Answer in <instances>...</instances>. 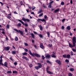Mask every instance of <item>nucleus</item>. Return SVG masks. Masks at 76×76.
Masks as SVG:
<instances>
[{
    "instance_id": "nucleus-29",
    "label": "nucleus",
    "mask_w": 76,
    "mask_h": 76,
    "mask_svg": "<svg viewBox=\"0 0 76 76\" xmlns=\"http://www.w3.org/2000/svg\"><path fill=\"white\" fill-rule=\"evenodd\" d=\"M51 7H52L51 4H49L48 6V8H51Z\"/></svg>"
},
{
    "instance_id": "nucleus-22",
    "label": "nucleus",
    "mask_w": 76,
    "mask_h": 76,
    "mask_svg": "<svg viewBox=\"0 0 76 76\" xmlns=\"http://www.w3.org/2000/svg\"><path fill=\"white\" fill-rule=\"evenodd\" d=\"M72 75H73V74H72V73L70 72H69L68 73V76H72Z\"/></svg>"
},
{
    "instance_id": "nucleus-61",
    "label": "nucleus",
    "mask_w": 76,
    "mask_h": 76,
    "mask_svg": "<svg viewBox=\"0 0 76 76\" xmlns=\"http://www.w3.org/2000/svg\"><path fill=\"white\" fill-rule=\"evenodd\" d=\"M70 3L71 4H73V1H72V0H71V1H70Z\"/></svg>"
},
{
    "instance_id": "nucleus-30",
    "label": "nucleus",
    "mask_w": 76,
    "mask_h": 76,
    "mask_svg": "<svg viewBox=\"0 0 76 76\" xmlns=\"http://www.w3.org/2000/svg\"><path fill=\"white\" fill-rule=\"evenodd\" d=\"M17 73H18V72H17V71H13V74Z\"/></svg>"
},
{
    "instance_id": "nucleus-50",
    "label": "nucleus",
    "mask_w": 76,
    "mask_h": 76,
    "mask_svg": "<svg viewBox=\"0 0 76 76\" xmlns=\"http://www.w3.org/2000/svg\"><path fill=\"white\" fill-rule=\"evenodd\" d=\"M36 7H34L33 8H32V10H34L35 9Z\"/></svg>"
},
{
    "instance_id": "nucleus-42",
    "label": "nucleus",
    "mask_w": 76,
    "mask_h": 76,
    "mask_svg": "<svg viewBox=\"0 0 76 76\" xmlns=\"http://www.w3.org/2000/svg\"><path fill=\"white\" fill-rule=\"evenodd\" d=\"M5 36L6 37V39L7 40H7H9V39H8V38H7V37L6 36V35H5Z\"/></svg>"
},
{
    "instance_id": "nucleus-45",
    "label": "nucleus",
    "mask_w": 76,
    "mask_h": 76,
    "mask_svg": "<svg viewBox=\"0 0 76 76\" xmlns=\"http://www.w3.org/2000/svg\"><path fill=\"white\" fill-rule=\"evenodd\" d=\"M20 5H23V2H22V1H21L20 2Z\"/></svg>"
},
{
    "instance_id": "nucleus-47",
    "label": "nucleus",
    "mask_w": 76,
    "mask_h": 76,
    "mask_svg": "<svg viewBox=\"0 0 76 76\" xmlns=\"http://www.w3.org/2000/svg\"><path fill=\"white\" fill-rule=\"evenodd\" d=\"M7 28H8V29H9V24H7Z\"/></svg>"
},
{
    "instance_id": "nucleus-26",
    "label": "nucleus",
    "mask_w": 76,
    "mask_h": 76,
    "mask_svg": "<svg viewBox=\"0 0 76 76\" xmlns=\"http://www.w3.org/2000/svg\"><path fill=\"white\" fill-rule=\"evenodd\" d=\"M47 34L48 35V36L49 38H50V32H47Z\"/></svg>"
},
{
    "instance_id": "nucleus-44",
    "label": "nucleus",
    "mask_w": 76,
    "mask_h": 76,
    "mask_svg": "<svg viewBox=\"0 0 76 76\" xmlns=\"http://www.w3.org/2000/svg\"><path fill=\"white\" fill-rule=\"evenodd\" d=\"M7 73H12V72L10 71H8L7 72Z\"/></svg>"
},
{
    "instance_id": "nucleus-36",
    "label": "nucleus",
    "mask_w": 76,
    "mask_h": 76,
    "mask_svg": "<svg viewBox=\"0 0 76 76\" xmlns=\"http://www.w3.org/2000/svg\"><path fill=\"white\" fill-rule=\"evenodd\" d=\"M15 40L16 41H18V37H15Z\"/></svg>"
},
{
    "instance_id": "nucleus-52",
    "label": "nucleus",
    "mask_w": 76,
    "mask_h": 76,
    "mask_svg": "<svg viewBox=\"0 0 76 76\" xmlns=\"http://www.w3.org/2000/svg\"><path fill=\"white\" fill-rule=\"evenodd\" d=\"M24 25L25 26H28V24L26 23H24Z\"/></svg>"
},
{
    "instance_id": "nucleus-55",
    "label": "nucleus",
    "mask_w": 76,
    "mask_h": 76,
    "mask_svg": "<svg viewBox=\"0 0 76 76\" xmlns=\"http://www.w3.org/2000/svg\"><path fill=\"white\" fill-rule=\"evenodd\" d=\"M47 18V16L46 15H45L44 16V18L45 19Z\"/></svg>"
},
{
    "instance_id": "nucleus-20",
    "label": "nucleus",
    "mask_w": 76,
    "mask_h": 76,
    "mask_svg": "<svg viewBox=\"0 0 76 76\" xmlns=\"http://www.w3.org/2000/svg\"><path fill=\"white\" fill-rule=\"evenodd\" d=\"M67 29L68 30H70V26H68L67 27Z\"/></svg>"
},
{
    "instance_id": "nucleus-23",
    "label": "nucleus",
    "mask_w": 76,
    "mask_h": 76,
    "mask_svg": "<svg viewBox=\"0 0 76 76\" xmlns=\"http://www.w3.org/2000/svg\"><path fill=\"white\" fill-rule=\"evenodd\" d=\"M46 62L47 63H49V64H51V62H50V61H49L48 60H47L46 61Z\"/></svg>"
},
{
    "instance_id": "nucleus-15",
    "label": "nucleus",
    "mask_w": 76,
    "mask_h": 76,
    "mask_svg": "<svg viewBox=\"0 0 76 76\" xmlns=\"http://www.w3.org/2000/svg\"><path fill=\"white\" fill-rule=\"evenodd\" d=\"M71 57L70 55L69 54H68L67 55V58H70Z\"/></svg>"
},
{
    "instance_id": "nucleus-62",
    "label": "nucleus",
    "mask_w": 76,
    "mask_h": 76,
    "mask_svg": "<svg viewBox=\"0 0 76 76\" xmlns=\"http://www.w3.org/2000/svg\"><path fill=\"white\" fill-rule=\"evenodd\" d=\"M49 47H52V44H51L50 45L49 44Z\"/></svg>"
},
{
    "instance_id": "nucleus-59",
    "label": "nucleus",
    "mask_w": 76,
    "mask_h": 76,
    "mask_svg": "<svg viewBox=\"0 0 76 76\" xmlns=\"http://www.w3.org/2000/svg\"><path fill=\"white\" fill-rule=\"evenodd\" d=\"M34 46L35 48H37V45H34Z\"/></svg>"
},
{
    "instance_id": "nucleus-51",
    "label": "nucleus",
    "mask_w": 76,
    "mask_h": 76,
    "mask_svg": "<svg viewBox=\"0 0 76 76\" xmlns=\"http://www.w3.org/2000/svg\"><path fill=\"white\" fill-rule=\"evenodd\" d=\"M65 20H66V19H63V20H62V22H64V21H65Z\"/></svg>"
},
{
    "instance_id": "nucleus-39",
    "label": "nucleus",
    "mask_w": 76,
    "mask_h": 76,
    "mask_svg": "<svg viewBox=\"0 0 76 76\" xmlns=\"http://www.w3.org/2000/svg\"><path fill=\"white\" fill-rule=\"evenodd\" d=\"M53 2H54V1H52L50 2L49 4L51 5L53 3Z\"/></svg>"
},
{
    "instance_id": "nucleus-33",
    "label": "nucleus",
    "mask_w": 76,
    "mask_h": 76,
    "mask_svg": "<svg viewBox=\"0 0 76 76\" xmlns=\"http://www.w3.org/2000/svg\"><path fill=\"white\" fill-rule=\"evenodd\" d=\"M61 5H64V2H63V1H62V2H61Z\"/></svg>"
},
{
    "instance_id": "nucleus-60",
    "label": "nucleus",
    "mask_w": 76,
    "mask_h": 76,
    "mask_svg": "<svg viewBox=\"0 0 76 76\" xmlns=\"http://www.w3.org/2000/svg\"><path fill=\"white\" fill-rule=\"evenodd\" d=\"M29 10V9H28L27 10H26V11H27V13H28Z\"/></svg>"
},
{
    "instance_id": "nucleus-34",
    "label": "nucleus",
    "mask_w": 76,
    "mask_h": 76,
    "mask_svg": "<svg viewBox=\"0 0 76 76\" xmlns=\"http://www.w3.org/2000/svg\"><path fill=\"white\" fill-rule=\"evenodd\" d=\"M32 64H30L29 65V66L30 67V68H31V67H32Z\"/></svg>"
},
{
    "instance_id": "nucleus-8",
    "label": "nucleus",
    "mask_w": 76,
    "mask_h": 76,
    "mask_svg": "<svg viewBox=\"0 0 76 76\" xmlns=\"http://www.w3.org/2000/svg\"><path fill=\"white\" fill-rule=\"evenodd\" d=\"M9 49H10V47L9 46H8L6 47H5L4 48V50H7V51H9Z\"/></svg>"
},
{
    "instance_id": "nucleus-13",
    "label": "nucleus",
    "mask_w": 76,
    "mask_h": 76,
    "mask_svg": "<svg viewBox=\"0 0 76 76\" xmlns=\"http://www.w3.org/2000/svg\"><path fill=\"white\" fill-rule=\"evenodd\" d=\"M16 51L15 50L12 51V54H16Z\"/></svg>"
},
{
    "instance_id": "nucleus-35",
    "label": "nucleus",
    "mask_w": 76,
    "mask_h": 76,
    "mask_svg": "<svg viewBox=\"0 0 76 76\" xmlns=\"http://www.w3.org/2000/svg\"><path fill=\"white\" fill-rule=\"evenodd\" d=\"M63 57H64V58H66L67 57V56H66V55H63Z\"/></svg>"
},
{
    "instance_id": "nucleus-31",
    "label": "nucleus",
    "mask_w": 76,
    "mask_h": 76,
    "mask_svg": "<svg viewBox=\"0 0 76 76\" xmlns=\"http://www.w3.org/2000/svg\"><path fill=\"white\" fill-rule=\"evenodd\" d=\"M42 59H43V60H44L45 58V57H44V56L42 55Z\"/></svg>"
},
{
    "instance_id": "nucleus-6",
    "label": "nucleus",
    "mask_w": 76,
    "mask_h": 76,
    "mask_svg": "<svg viewBox=\"0 0 76 76\" xmlns=\"http://www.w3.org/2000/svg\"><path fill=\"white\" fill-rule=\"evenodd\" d=\"M37 21H42V22H44L45 23H46V20H45L44 19H38L37 20Z\"/></svg>"
},
{
    "instance_id": "nucleus-14",
    "label": "nucleus",
    "mask_w": 76,
    "mask_h": 76,
    "mask_svg": "<svg viewBox=\"0 0 76 76\" xmlns=\"http://www.w3.org/2000/svg\"><path fill=\"white\" fill-rule=\"evenodd\" d=\"M47 73H49V74H50V75H51V74H53V72L48 71H47Z\"/></svg>"
},
{
    "instance_id": "nucleus-32",
    "label": "nucleus",
    "mask_w": 76,
    "mask_h": 76,
    "mask_svg": "<svg viewBox=\"0 0 76 76\" xmlns=\"http://www.w3.org/2000/svg\"><path fill=\"white\" fill-rule=\"evenodd\" d=\"M43 15V13H42L40 14L39 15V17H41V16H42Z\"/></svg>"
},
{
    "instance_id": "nucleus-12",
    "label": "nucleus",
    "mask_w": 76,
    "mask_h": 76,
    "mask_svg": "<svg viewBox=\"0 0 76 76\" xmlns=\"http://www.w3.org/2000/svg\"><path fill=\"white\" fill-rule=\"evenodd\" d=\"M60 10L59 8H58L56 10H54V12L55 13H56V12H58V11Z\"/></svg>"
},
{
    "instance_id": "nucleus-4",
    "label": "nucleus",
    "mask_w": 76,
    "mask_h": 76,
    "mask_svg": "<svg viewBox=\"0 0 76 76\" xmlns=\"http://www.w3.org/2000/svg\"><path fill=\"white\" fill-rule=\"evenodd\" d=\"M0 64L2 65V66H4L6 67H8V66H7V63L6 62H4V64H3V63H2V61H0Z\"/></svg>"
},
{
    "instance_id": "nucleus-27",
    "label": "nucleus",
    "mask_w": 76,
    "mask_h": 76,
    "mask_svg": "<svg viewBox=\"0 0 76 76\" xmlns=\"http://www.w3.org/2000/svg\"><path fill=\"white\" fill-rule=\"evenodd\" d=\"M3 55L1 56L0 57V58H1V60H0V61H2V58H3Z\"/></svg>"
},
{
    "instance_id": "nucleus-54",
    "label": "nucleus",
    "mask_w": 76,
    "mask_h": 76,
    "mask_svg": "<svg viewBox=\"0 0 76 76\" xmlns=\"http://www.w3.org/2000/svg\"><path fill=\"white\" fill-rule=\"evenodd\" d=\"M18 20V21L19 22H21V23H22L23 21L20 20Z\"/></svg>"
},
{
    "instance_id": "nucleus-46",
    "label": "nucleus",
    "mask_w": 76,
    "mask_h": 76,
    "mask_svg": "<svg viewBox=\"0 0 76 76\" xmlns=\"http://www.w3.org/2000/svg\"><path fill=\"white\" fill-rule=\"evenodd\" d=\"M61 29H64V27L63 26H62L61 27Z\"/></svg>"
},
{
    "instance_id": "nucleus-18",
    "label": "nucleus",
    "mask_w": 76,
    "mask_h": 76,
    "mask_svg": "<svg viewBox=\"0 0 76 76\" xmlns=\"http://www.w3.org/2000/svg\"><path fill=\"white\" fill-rule=\"evenodd\" d=\"M27 53L26 52H25L24 53H22L23 56H26L27 54Z\"/></svg>"
},
{
    "instance_id": "nucleus-37",
    "label": "nucleus",
    "mask_w": 76,
    "mask_h": 76,
    "mask_svg": "<svg viewBox=\"0 0 76 76\" xmlns=\"http://www.w3.org/2000/svg\"><path fill=\"white\" fill-rule=\"evenodd\" d=\"M39 37H40V38H43L42 35V34H40L39 35Z\"/></svg>"
},
{
    "instance_id": "nucleus-64",
    "label": "nucleus",
    "mask_w": 76,
    "mask_h": 76,
    "mask_svg": "<svg viewBox=\"0 0 76 76\" xmlns=\"http://www.w3.org/2000/svg\"><path fill=\"white\" fill-rule=\"evenodd\" d=\"M1 33H2L3 34H5V32H4V31H2V32H1Z\"/></svg>"
},
{
    "instance_id": "nucleus-5",
    "label": "nucleus",
    "mask_w": 76,
    "mask_h": 76,
    "mask_svg": "<svg viewBox=\"0 0 76 76\" xmlns=\"http://www.w3.org/2000/svg\"><path fill=\"white\" fill-rule=\"evenodd\" d=\"M45 58L46 59H50V58H51V55L49 54H46L45 56Z\"/></svg>"
},
{
    "instance_id": "nucleus-17",
    "label": "nucleus",
    "mask_w": 76,
    "mask_h": 76,
    "mask_svg": "<svg viewBox=\"0 0 76 76\" xmlns=\"http://www.w3.org/2000/svg\"><path fill=\"white\" fill-rule=\"evenodd\" d=\"M70 70L71 71V72H73V71L75 70V69L73 68H71L70 69Z\"/></svg>"
},
{
    "instance_id": "nucleus-11",
    "label": "nucleus",
    "mask_w": 76,
    "mask_h": 76,
    "mask_svg": "<svg viewBox=\"0 0 76 76\" xmlns=\"http://www.w3.org/2000/svg\"><path fill=\"white\" fill-rule=\"evenodd\" d=\"M40 48H42V49H43L44 48V46H43V44L42 43L40 45Z\"/></svg>"
},
{
    "instance_id": "nucleus-63",
    "label": "nucleus",
    "mask_w": 76,
    "mask_h": 76,
    "mask_svg": "<svg viewBox=\"0 0 76 76\" xmlns=\"http://www.w3.org/2000/svg\"><path fill=\"white\" fill-rule=\"evenodd\" d=\"M49 67H48V66L46 68V71L47 72V71H48V68Z\"/></svg>"
},
{
    "instance_id": "nucleus-48",
    "label": "nucleus",
    "mask_w": 76,
    "mask_h": 76,
    "mask_svg": "<svg viewBox=\"0 0 76 76\" xmlns=\"http://www.w3.org/2000/svg\"><path fill=\"white\" fill-rule=\"evenodd\" d=\"M70 53H71V56H73V52L72 51Z\"/></svg>"
},
{
    "instance_id": "nucleus-57",
    "label": "nucleus",
    "mask_w": 76,
    "mask_h": 76,
    "mask_svg": "<svg viewBox=\"0 0 76 76\" xmlns=\"http://www.w3.org/2000/svg\"><path fill=\"white\" fill-rule=\"evenodd\" d=\"M14 64H15V66H16V65H17V62H15L14 63Z\"/></svg>"
},
{
    "instance_id": "nucleus-40",
    "label": "nucleus",
    "mask_w": 76,
    "mask_h": 76,
    "mask_svg": "<svg viewBox=\"0 0 76 76\" xmlns=\"http://www.w3.org/2000/svg\"><path fill=\"white\" fill-rule=\"evenodd\" d=\"M7 18H8V19H10V18H11V17L9 15H7Z\"/></svg>"
},
{
    "instance_id": "nucleus-24",
    "label": "nucleus",
    "mask_w": 76,
    "mask_h": 76,
    "mask_svg": "<svg viewBox=\"0 0 76 76\" xmlns=\"http://www.w3.org/2000/svg\"><path fill=\"white\" fill-rule=\"evenodd\" d=\"M26 18H24V17H23L22 20H23L24 22H26Z\"/></svg>"
},
{
    "instance_id": "nucleus-58",
    "label": "nucleus",
    "mask_w": 76,
    "mask_h": 76,
    "mask_svg": "<svg viewBox=\"0 0 76 76\" xmlns=\"http://www.w3.org/2000/svg\"><path fill=\"white\" fill-rule=\"evenodd\" d=\"M25 31L26 32H28V30H27V29L25 28Z\"/></svg>"
},
{
    "instance_id": "nucleus-7",
    "label": "nucleus",
    "mask_w": 76,
    "mask_h": 76,
    "mask_svg": "<svg viewBox=\"0 0 76 76\" xmlns=\"http://www.w3.org/2000/svg\"><path fill=\"white\" fill-rule=\"evenodd\" d=\"M55 61L57 63H58V64L59 65H60V64H61V61H60L59 60H57Z\"/></svg>"
},
{
    "instance_id": "nucleus-38",
    "label": "nucleus",
    "mask_w": 76,
    "mask_h": 76,
    "mask_svg": "<svg viewBox=\"0 0 76 76\" xmlns=\"http://www.w3.org/2000/svg\"><path fill=\"white\" fill-rule=\"evenodd\" d=\"M24 45H25V46H28V43H26L25 42H24Z\"/></svg>"
},
{
    "instance_id": "nucleus-21",
    "label": "nucleus",
    "mask_w": 76,
    "mask_h": 76,
    "mask_svg": "<svg viewBox=\"0 0 76 76\" xmlns=\"http://www.w3.org/2000/svg\"><path fill=\"white\" fill-rule=\"evenodd\" d=\"M32 37L34 39L35 38V37L34 36V34L33 33H31V34Z\"/></svg>"
},
{
    "instance_id": "nucleus-3",
    "label": "nucleus",
    "mask_w": 76,
    "mask_h": 76,
    "mask_svg": "<svg viewBox=\"0 0 76 76\" xmlns=\"http://www.w3.org/2000/svg\"><path fill=\"white\" fill-rule=\"evenodd\" d=\"M14 31H16L18 33H20L21 35H22V36H23V32H22V31H21L20 30H17L16 28L14 29Z\"/></svg>"
},
{
    "instance_id": "nucleus-19",
    "label": "nucleus",
    "mask_w": 76,
    "mask_h": 76,
    "mask_svg": "<svg viewBox=\"0 0 76 76\" xmlns=\"http://www.w3.org/2000/svg\"><path fill=\"white\" fill-rule=\"evenodd\" d=\"M35 69H37V70H38L39 69V67L38 66H35Z\"/></svg>"
},
{
    "instance_id": "nucleus-25",
    "label": "nucleus",
    "mask_w": 76,
    "mask_h": 76,
    "mask_svg": "<svg viewBox=\"0 0 76 76\" xmlns=\"http://www.w3.org/2000/svg\"><path fill=\"white\" fill-rule=\"evenodd\" d=\"M17 26L18 27H20V26H21V24L20 23H18Z\"/></svg>"
},
{
    "instance_id": "nucleus-41",
    "label": "nucleus",
    "mask_w": 76,
    "mask_h": 76,
    "mask_svg": "<svg viewBox=\"0 0 76 76\" xmlns=\"http://www.w3.org/2000/svg\"><path fill=\"white\" fill-rule=\"evenodd\" d=\"M26 21H27L28 22H29V21H30V20H29V19L26 18Z\"/></svg>"
},
{
    "instance_id": "nucleus-9",
    "label": "nucleus",
    "mask_w": 76,
    "mask_h": 76,
    "mask_svg": "<svg viewBox=\"0 0 76 76\" xmlns=\"http://www.w3.org/2000/svg\"><path fill=\"white\" fill-rule=\"evenodd\" d=\"M22 58L23 59H25V60H29V59L25 56H23L22 57Z\"/></svg>"
},
{
    "instance_id": "nucleus-56",
    "label": "nucleus",
    "mask_w": 76,
    "mask_h": 76,
    "mask_svg": "<svg viewBox=\"0 0 76 76\" xmlns=\"http://www.w3.org/2000/svg\"><path fill=\"white\" fill-rule=\"evenodd\" d=\"M31 14L32 15H35V14L34 13V12H31Z\"/></svg>"
},
{
    "instance_id": "nucleus-10",
    "label": "nucleus",
    "mask_w": 76,
    "mask_h": 76,
    "mask_svg": "<svg viewBox=\"0 0 76 76\" xmlns=\"http://www.w3.org/2000/svg\"><path fill=\"white\" fill-rule=\"evenodd\" d=\"M37 64H38L39 65L38 66L40 68H41V67H42V65L40 63H38Z\"/></svg>"
},
{
    "instance_id": "nucleus-16",
    "label": "nucleus",
    "mask_w": 76,
    "mask_h": 76,
    "mask_svg": "<svg viewBox=\"0 0 76 76\" xmlns=\"http://www.w3.org/2000/svg\"><path fill=\"white\" fill-rule=\"evenodd\" d=\"M51 57L53 58H56V55H54V54H52Z\"/></svg>"
},
{
    "instance_id": "nucleus-2",
    "label": "nucleus",
    "mask_w": 76,
    "mask_h": 76,
    "mask_svg": "<svg viewBox=\"0 0 76 76\" xmlns=\"http://www.w3.org/2000/svg\"><path fill=\"white\" fill-rule=\"evenodd\" d=\"M29 53L33 57H35V56H36V57H41V56H40V55L37 53H32V52H31V50H29Z\"/></svg>"
},
{
    "instance_id": "nucleus-43",
    "label": "nucleus",
    "mask_w": 76,
    "mask_h": 76,
    "mask_svg": "<svg viewBox=\"0 0 76 76\" xmlns=\"http://www.w3.org/2000/svg\"><path fill=\"white\" fill-rule=\"evenodd\" d=\"M52 54H53V55L56 56V53H55L54 52H52Z\"/></svg>"
},
{
    "instance_id": "nucleus-49",
    "label": "nucleus",
    "mask_w": 76,
    "mask_h": 76,
    "mask_svg": "<svg viewBox=\"0 0 76 76\" xmlns=\"http://www.w3.org/2000/svg\"><path fill=\"white\" fill-rule=\"evenodd\" d=\"M10 60H11V61H13V58H12V57H10Z\"/></svg>"
},
{
    "instance_id": "nucleus-28",
    "label": "nucleus",
    "mask_w": 76,
    "mask_h": 76,
    "mask_svg": "<svg viewBox=\"0 0 76 76\" xmlns=\"http://www.w3.org/2000/svg\"><path fill=\"white\" fill-rule=\"evenodd\" d=\"M72 50L74 52H76V50L75 49L72 48Z\"/></svg>"
},
{
    "instance_id": "nucleus-1",
    "label": "nucleus",
    "mask_w": 76,
    "mask_h": 76,
    "mask_svg": "<svg viewBox=\"0 0 76 76\" xmlns=\"http://www.w3.org/2000/svg\"><path fill=\"white\" fill-rule=\"evenodd\" d=\"M76 37L75 36H74L72 38V44L73 45H72L71 44L69 43V47H72V48H73L76 46V44H75V43H76Z\"/></svg>"
},
{
    "instance_id": "nucleus-53",
    "label": "nucleus",
    "mask_w": 76,
    "mask_h": 76,
    "mask_svg": "<svg viewBox=\"0 0 76 76\" xmlns=\"http://www.w3.org/2000/svg\"><path fill=\"white\" fill-rule=\"evenodd\" d=\"M25 51L26 52H28V50L26 48H25Z\"/></svg>"
}]
</instances>
